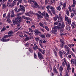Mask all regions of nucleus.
<instances>
[{
  "instance_id": "obj_1",
  "label": "nucleus",
  "mask_w": 76,
  "mask_h": 76,
  "mask_svg": "<svg viewBox=\"0 0 76 76\" xmlns=\"http://www.w3.org/2000/svg\"><path fill=\"white\" fill-rule=\"evenodd\" d=\"M21 17H17L15 19V20H13V23H16L18 24V26H20L19 24L20 23V22H21Z\"/></svg>"
},
{
  "instance_id": "obj_2",
  "label": "nucleus",
  "mask_w": 76,
  "mask_h": 76,
  "mask_svg": "<svg viewBox=\"0 0 76 76\" xmlns=\"http://www.w3.org/2000/svg\"><path fill=\"white\" fill-rule=\"evenodd\" d=\"M65 26L64 25V22H63L61 24V23H59L58 24V26H56L57 27V29L58 30H60V31H63V28Z\"/></svg>"
},
{
  "instance_id": "obj_3",
  "label": "nucleus",
  "mask_w": 76,
  "mask_h": 76,
  "mask_svg": "<svg viewBox=\"0 0 76 76\" xmlns=\"http://www.w3.org/2000/svg\"><path fill=\"white\" fill-rule=\"evenodd\" d=\"M63 60L65 63L66 66H67L68 71V72H70V70H71V68H70V63L68 62V64H67V62H66V59L65 58H64Z\"/></svg>"
},
{
  "instance_id": "obj_4",
  "label": "nucleus",
  "mask_w": 76,
  "mask_h": 76,
  "mask_svg": "<svg viewBox=\"0 0 76 76\" xmlns=\"http://www.w3.org/2000/svg\"><path fill=\"white\" fill-rule=\"evenodd\" d=\"M31 6L33 8H39V5H38V4L37 3V2L36 1H33Z\"/></svg>"
},
{
  "instance_id": "obj_5",
  "label": "nucleus",
  "mask_w": 76,
  "mask_h": 76,
  "mask_svg": "<svg viewBox=\"0 0 76 76\" xmlns=\"http://www.w3.org/2000/svg\"><path fill=\"white\" fill-rule=\"evenodd\" d=\"M9 36V35H6L4 36L2 38V39H1V41L3 42H5L6 41H9L10 40V39H6V38H7Z\"/></svg>"
},
{
  "instance_id": "obj_6",
  "label": "nucleus",
  "mask_w": 76,
  "mask_h": 76,
  "mask_svg": "<svg viewBox=\"0 0 76 76\" xmlns=\"http://www.w3.org/2000/svg\"><path fill=\"white\" fill-rule=\"evenodd\" d=\"M64 48L65 50H66V52H67V54H70V51L71 49L67 45H65L64 46Z\"/></svg>"
},
{
  "instance_id": "obj_7",
  "label": "nucleus",
  "mask_w": 76,
  "mask_h": 76,
  "mask_svg": "<svg viewBox=\"0 0 76 76\" xmlns=\"http://www.w3.org/2000/svg\"><path fill=\"white\" fill-rule=\"evenodd\" d=\"M57 32V27L56 26H55L54 27L52 28L51 32L53 34H54L55 32Z\"/></svg>"
},
{
  "instance_id": "obj_8",
  "label": "nucleus",
  "mask_w": 76,
  "mask_h": 76,
  "mask_svg": "<svg viewBox=\"0 0 76 76\" xmlns=\"http://www.w3.org/2000/svg\"><path fill=\"white\" fill-rule=\"evenodd\" d=\"M38 57L41 60L42 59H43V56L41 54V53L39 52H38Z\"/></svg>"
},
{
  "instance_id": "obj_9",
  "label": "nucleus",
  "mask_w": 76,
  "mask_h": 76,
  "mask_svg": "<svg viewBox=\"0 0 76 76\" xmlns=\"http://www.w3.org/2000/svg\"><path fill=\"white\" fill-rule=\"evenodd\" d=\"M34 31L35 32L34 34L36 35H38L39 34H41V32L39 31L37 29H36Z\"/></svg>"
},
{
  "instance_id": "obj_10",
  "label": "nucleus",
  "mask_w": 76,
  "mask_h": 76,
  "mask_svg": "<svg viewBox=\"0 0 76 76\" xmlns=\"http://www.w3.org/2000/svg\"><path fill=\"white\" fill-rule=\"evenodd\" d=\"M71 26L73 29L76 27V23H75V22L74 21L72 23Z\"/></svg>"
},
{
  "instance_id": "obj_11",
  "label": "nucleus",
  "mask_w": 76,
  "mask_h": 76,
  "mask_svg": "<svg viewBox=\"0 0 76 76\" xmlns=\"http://www.w3.org/2000/svg\"><path fill=\"white\" fill-rule=\"evenodd\" d=\"M16 2H15L13 1L11 4L9 5V6H10V7H13V6L16 5Z\"/></svg>"
},
{
  "instance_id": "obj_12",
  "label": "nucleus",
  "mask_w": 76,
  "mask_h": 76,
  "mask_svg": "<svg viewBox=\"0 0 76 76\" xmlns=\"http://www.w3.org/2000/svg\"><path fill=\"white\" fill-rule=\"evenodd\" d=\"M34 45L35 47L33 46V48L34 50H36L37 49L39 50V48H38V46H37V45L36 44H34Z\"/></svg>"
},
{
  "instance_id": "obj_13",
  "label": "nucleus",
  "mask_w": 76,
  "mask_h": 76,
  "mask_svg": "<svg viewBox=\"0 0 76 76\" xmlns=\"http://www.w3.org/2000/svg\"><path fill=\"white\" fill-rule=\"evenodd\" d=\"M39 51L43 54H44V53H45V50H42L40 48H39Z\"/></svg>"
},
{
  "instance_id": "obj_14",
  "label": "nucleus",
  "mask_w": 76,
  "mask_h": 76,
  "mask_svg": "<svg viewBox=\"0 0 76 76\" xmlns=\"http://www.w3.org/2000/svg\"><path fill=\"white\" fill-rule=\"evenodd\" d=\"M29 39H31V37H27H27H26L25 39L23 40V41H28Z\"/></svg>"
},
{
  "instance_id": "obj_15",
  "label": "nucleus",
  "mask_w": 76,
  "mask_h": 76,
  "mask_svg": "<svg viewBox=\"0 0 76 76\" xmlns=\"http://www.w3.org/2000/svg\"><path fill=\"white\" fill-rule=\"evenodd\" d=\"M53 69L54 72L56 73H58L57 70V69H56V68L55 66H54V67H53Z\"/></svg>"
},
{
  "instance_id": "obj_16",
  "label": "nucleus",
  "mask_w": 76,
  "mask_h": 76,
  "mask_svg": "<svg viewBox=\"0 0 76 76\" xmlns=\"http://www.w3.org/2000/svg\"><path fill=\"white\" fill-rule=\"evenodd\" d=\"M34 15H37V16L40 18H43L42 16H41V15H40L37 13H34Z\"/></svg>"
},
{
  "instance_id": "obj_17",
  "label": "nucleus",
  "mask_w": 76,
  "mask_h": 76,
  "mask_svg": "<svg viewBox=\"0 0 76 76\" xmlns=\"http://www.w3.org/2000/svg\"><path fill=\"white\" fill-rule=\"evenodd\" d=\"M11 18H13L14 16V10H12L11 11Z\"/></svg>"
},
{
  "instance_id": "obj_18",
  "label": "nucleus",
  "mask_w": 76,
  "mask_h": 76,
  "mask_svg": "<svg viewBox=\"0 0 76 76\" xmlns=\"http://www.w3.org/2000/svg\"><path fill=\"white\" fill-rule=\"evenodd\" d=\"M54 9V7H53V8H52V9H51V10L53 14H55V13H56V10Z\"/></svg>"
},
{
  "instance_id": "obj_19",
  "label": "nucleus",
  "mask_w": 76,
  "mask_h": 76,
  "mask_svg": "<svg viewBox=\"0 0 76 76\" xmlns=\"http://www.w3.org/2000/svg\"><path fill=\"white\" fill-rule=\"evenodd\" d=\"M13 34V31H10L8 33V36L9 37H11L12 36V34Z\"/></svg>"
},
{
  "instance_id": "obj_20",
  "label": "nucleus",
  "mask_w": 76,
  "mask_h": 76,
  "mask_svg": "<svg viewBox=\"0 0 76 76\" xmlns=\"http://www.w3.org/2000/svg\"><path fill=\"white\" fill-rule=\"evenodd\" d=\"M59 55L61 58H63V52H62L61 51H60L59 52Z\"/></svg>"
},
{
  "instance_id": "obj_21",
  "label": "nucleus",
  "mask_w": 76,
  "mask_h": 76,
  "mask_svg": "<svg viewBox=\"0 0 76 76\" xmlns=\"http://www.w3.org/2000/svg\"><path fill=\"white\" fill-rule=\"evenodd\" d=\"M6 27L5 26H4L3 28L1 30V32H3L4 31H6Z\"/></svg>"
},
{
  "instance_id": "obj_22",
  "label": "nucleus",
  "mask_w": 76,
  "mask_h": 76,
  "mask_svg": "<svg viewBox=\"0 0 76 76\" xmlns=\"http://www.w3.org/2000/svg\"><path fill=\"white\" fill-rule=\"evenodd\" d=\"M39 36L40 37L42 38H45V35H44V34H41L39 35Z\"/></svg>"
},
{
  "instance_id": "obj_23",
  "label": "nucleus",
  "mask_w": 76,
  "mask_h": 76,
  "mask_svg": "<svg viewBox=\"0 0 76 76\" xmlns=\"http://www.w3.org/2000/svg\"><path fill=\"white\" fill-rule=\"evenodd\" d=\"M71 19H69L67 21V23L69 24V25H71Z\"/></svg>"
},
{
  "instance_id": "obj_24",
  "label": "nucleus",
  "mask_w": 76,
  "mask_h": 76,
  "mask_svg": "<svg viewBox=\"0 0 76 76\" xmlns=\"http://www.w3.org/2000/svg\"><path fill=\"white\" fill-rule=\"evenodd\" d=\"M45 28L46 30V31H49V30H50V29L47 26H44V28Z\"/></svg>"
},
{
  "instance_id": "obj_25",
  "label": "nucleus",
  "mask_w": 76,
  "mask_h": 76,
  "mask_svg": "<svg viewBox=\"0 0 76 76\" xmlns=\"http://www.w3.org/2000/svg\"><path fill=\"white\" fill-rule=\"evenodd\" d=\"M58 18V15L56 16L55 17L53 18V20L54 21H57V20Z\"/></svg>"
},
{
  "instance_id": "obj_26",
  "label": "nucleus",
  "mask_w": 76,
  "mask_h": 76,
  "mask_svg": "<svg viewBox=\"0 0 76 76\" xmlns=\"http://www.w3.org/2000/svg\"><path fill=\"white\" fill-rule=\"evenodd\" d=\"M66 28L67 30H68V31H70V26L69 25L66 26Z\"/></svg>"
},
{
  "instance_id": "obj_27",
  "label": "nucleus",
  "mask_w": 76,
  "mask_h": 76,
  "mask_svg": "<svg viewBox=\"0 0 76 76\" xmlns=\"http://www.w3.org/2000/svg\"><path fill=\"white\" fill-rule=\"evenodd\" d=\"M68 46L70 47V48H72V47H74V44H69L68 45Z\"/></svg>"
},
{
  "instance_id": "obj_28",
  "label": "nucleus",
  "mask_w": 76,
  "mask_h": 76,
  "mask_svg": "<svg viewBox=\"0 0 76 76\" xmlns=\"http://www.w3.org/2000/svg\"><path fill=\"white\" fill-rule=\"evenodd\" d=\"M12 1H13V0H9L7 2L8 4L7 5V6H8V5H9H9L10 4V3H11V2H12Z\"/></svg>"
},
{
  "instance_id": "obj_29",
  "label": "nucleus",
  "mask_w": 76,
  "mask_h": 76,
  "mask_svg": "<svg viewBox=\"0 0 76 76\" xmlns=\"http://www.w3.org/2000/svg\"><path fill=\"white\" fill-rule=\"evenodd\" d=\"M60 22H61V23H63V18L62 17H60Z\"/></svg>"
},
{
  "instance_id": "obj_30",
  "label": "nucleus",
  "mask_w": 76,
  "mask_h": 76,
  "mask_svg": "<svg viewBox=\"0 0 76 76\" xmlns=\"http://www.w3.org/2000/svg\"><path fill=\"white\" fill-rule=\"evenodd\" d=\"M7 22L9 23H12V21L11 20L9 19H7Z\"/></svg>"
},
{
  "instance_id": "obj_31",
  "label": "nucleus",
  "mask_w": 76,
  "mask_h": 76,
  "mask_svg": "<svg viewBox=\"0 0 76 76\" xmlns=\"http://www.w3.org/2000/svg\"><path fill=\"white\" fill-rule=\"evenodd\" d=\"M6 7V4H4L2 5V9H4Z\"/></svg>"
},
{
  "instance_id": "obj_32",
  "label": "nucleus",
  "mask_w": 76,
  "mask_h": 76,
  "mask_svg": "<svg viewBox=\"0 0 76 76\" xmlns=\"http://www.w3.org/2000/svg\"><path fill=\"white\" fill-rule=\"evenodd\" d=\"M75 61V60L74 59L72 58L71 60V63L72 64H74V62Z\"/></svg>"
},
{
  "instance_id": "obj_33",
  "label": "nucleus",
  "mask_w": 76,
  "mask_h": 76,
  "mask_svg": "<svg viewBox=\"0 0 76 76\" xmlns=\"http://www.w3.org/2000/svg\"><path fill=\"white\" fill-rule=\"evenodd\" d=\"M29 12H26L25 13V15H26V16H29L30 17L31 16V15H29Z\"/></svg>"
},
{
  "instance_id": "obj_34",
  "label": "nucleus",
  "mask_w": 76,
  "mask_h": 76,
  "mask_svg": "<svg viewBox=\"0 0 76 76\" xmlns=\"http://www.w3.org/2000/svg\"><path fill=\"white\" fill-rule=\"evenodd\" d=\"M29 51L30 52V53H33V52L32 51V48H30L29 49Z\"/></svg>"
},
{
  "instance_id": "obj_35",
  "label": "nucleus",
  "mask_w": 76,
  "mask_h": 76,
  "mask_svg": "<svg viewBox=\"0 0 76 76\" xmlns=\"http://www.w3.org/2000/svg\"><path fill=\"white\" fill-rule=\"evenodd\" d=\"M58 20L57 22H55L54 23V26H55L56 25H58Z\"/></svg>"
},
{
  "instance_id": "obj_36",
  "label": "nucleus",
  "mask_w": 76,
  "mask_h": 76,
  "mask_svg": "<svg viewBox=\"0 0 76 76\" xmlns=\"http://www.w3.org/2000/svg\"><path fill=\"white\" fill-rule=\"evenodd\" d=\"M39 25H40V26H42V28H44V25H43V24H42L41 23H39Z\"/></svg>"
},
{
  "instance_id": "obj_37",
  "label": "nucleus",
  "mask_w": 76,
  "mask_h": 76,
  "mask_svg": "<svg viewBox=\"0 0 76 76\" xmlns=\"http://www.w3.org/2000/svg\"><path fill=\"white\" fill-rule=\"evenodd\" d=\"M63 53L64 54H65L66 57V56H67V55H68V54H67V52H66H66H65V51H63Z\"/></svg>"
},
{
  "instance_id": "obj_38",
  "label": "nucleus",
  "mask_w": 76,
  "mask_h": 76,
  "mask_svg": "<svg viewBox=\"0 0 76 76\" xmlns=\"http://www.w3.org/2000/svg\"><path fill=\"white\" fill-rule=\"evenodd\" d=\"M35 39L36 41H38L39 40V37H36L35 38Z\"/></svg>"
},
{
  "instance_id": "obj_39",
  "label": "nucleus",
  "mask_w": 76,
  "mask_h": 76,
  "mask_svg": "<svg viewBox=\"0 0 76 76\" xmlns=\"http://www.w3.org/2000/svg\"><path fill=\"white\" fill-rule=\"evenodd\" d=\"M57 10H58L59 11H60L61 10V7H60V6H58L57 7Z\"/></svg>"
},
{
  "instance_id": "obj_40",
  "label": "nucleus",
  "mask_w": 76,
  "mask_h": 76,
  "mask_svg": "<svg viewBox=\"0 0 76 76\" xmlns=\"http://www.w3.org/2000/svg\"><path fill=\"white\" fill-rule=\"evenodd\" d=\"M60 41L61 44H64V40H63V39H60Z\"/></svg>"
},
{
  "instance_id": "obj_41",
  "label": "nucleus",
  "mask_w": 76,
  "mask_h": 76,
  "mask_svg": "<svg viewBox=\"0 0 76 76\" xmlns=\"http://www.w3.org/2000/svg\"><path fill=\"white\" fill-rule=\"evenodd\" d=\"M21 9L23 10V12L25 11V7L23 6H22L21 7Z\"/></svg>"
},
{
  "instance_id": "obj_42",
  "label": "nucleus",
  "mask_w": 76,
  "mask_h": 76,
  "mask_svg": "<svg viewBox=\"0 0 76 76\" xmlns=\"http://www.w3.org/2000/svg\"><path fill=\"white\" fill-rule=\"evenodd\" d=\"M49 6V9H50V10H51L53 8V7H54L53 6L52 7V6L50 5H48Z\"/></svg>"
},
{
  "instance_id": "obj_43",
  "label": "nucleus",
  "mask_w": 76,
  "mask_h": 76,
  "mask_svg": "<svg viewBox=\"0 0 76 76\" xmlns=\"http://www.w3.org/2000/svg\"><path fill=\"white\" fill-rule=\"evenodd\" d=\"M64 44H60V46L61 48H63L64 46Z\"/></svg>"
},
{
  "instance_id": "obj_44",
  "label": "nucleus",
  "mask_w": 76,
  "mask_h": 76,
  "mask_svg": "<svg viewBox=\"0 0 76 76\" xmlns=\"http://www.w3.org/2000/svg\"><path fill=\"white\" fill-rule=\"evenodd\" d=\"M66 6V3H65L63 4V9H65Z\"/></svg>"
},
{
  "instance_id": "obj_45",
  "label": "nucleus",
  "mask_w": 76,
  "mask_h": 76,
  "mask_svg": "<svg viewBox=\"0 0 76 76\" xmlns=\"http://www.w3.org/2000/svg\"><path fill=\"white\" fill-rule=\"evenodd\" d=\"M28 29L29 32H33V31L32 29H31V28H29Z\"/></svg>"
},
{
  "instance_id": "obj_46",
  "label": "nucleus",
  "mask_w": 76,
  "mask_h": 76,
  "mask_svg": "<svg viewBox=\"0 0 76 76\" xmlns=\"http://www.w3.org/2000/svg\"><path fill=\"white\" fill-rule=\"evenodd\" d=\"M69 19H70V18H68V17H65V21H67Z\"/></svg>"
},
{
  "instance_id": "obj_47",
  "label": "nucleus",
  "mask_w": 76,
  "mask_h": 76,
  "mask_svg": "<svg viewBox=\"0 0 76 76\" xmlns=\"http://www.w3.org/2000/svg\"><path fill=\"white\" fill-rule=\"evenodd\" d=\"M60 72H62V70H63V67H62V66H60Z\"/></svg>"
},
{
  "instance_id": "obj_48",
  "label": "nucleus",
  "mask_w": 76,
  "mask_h": 76,
  "mask_svg": "<svg viewBox=\"0 0 76 76\" xmlns=\"http://www.w3.org/2000/svg\"><path fill=\"white\" fill-rule=\"evenodd\" d=\"M26 20H32V19H31L29 17H26Z\"/></svg>"
},
{
  "instance_id": "obj_49",
  "label": "nucleus",
  "mask_w": 76,
  "mask_h": 76,
  "mask_svg": "<svg viewBox=\"0 0 76 76\" xmlns=\"http://www.w3.org/2000/svg\"><path fill=\"white\" fill-rule=\"evenodd\" d=\"M18 1L19 3H22V4L23 3V1H22V0H18Z\"/></svg>"
},
{
  "instance_id": "obj_50",
  "label": "nucleus",
  "mask_w": 76,
  "mask_h": 76,
  "mask_svg": "<svg viewBox=\"0 0 76 76\" xmlns=\"http://www.w3.org/2000/svg\"><path fill=\"white\" fill-rule=\"evenodd\" d=\"M28 2H29V3H30V4H31L32 3H33V1H32V0H28Z\"/></svg>"
},
{
  "instance_id": "obj_51",
  "label": "nucleus",
  "mask_w": 76,
  "mask_h": 76,
  "mask_svg": "<svg viewBox=\"0 0 76 76\" xmlns=\"http://www.w3.org/2000/svg\"><path fill=\"white\" fill-rule=\"evenodd\" d=\"M66 13L68 16H69V10H66Z\"/></svg>"
},
{
  "instance_id": "obj_52",
  "label": "nucleus",
  "mask_w": 76,
  "mask_h": 76,
  "mask_svg": "<svg viewBox=\"0 0 76 76\" xmlns=\"http://www.w3.org/2000/svg\"><path fill=\"white\" fill-rule=\"evenodd\" d=\"M34 56L35 58H36L37 57V54H36V53L35 52L34 53Z\"/></svg>"
},
{
  "instance_id": "obj_53",
  "label": "nucleus",
  "mask_w": 76,
  "mask_h": 76,
  "mask_svg": "<svg viewBox=\"0 0 76 76\" xmlns=\"http://www.w3.org/2000/svg\"><path fill=\"white\" fill-rule=\"evenodd\" d=\"M45 15H46L45 16L46 17V18H49V15H48V14L47 13H46Z\"/></svg>"
},
{
  "instance_id": "obj_54",
  "label": "nucleus",
  "mask_w": 76,
  "mask_h": 76,
  "mask_svg": "<svg viewBox=\"0 0 76 76\" xmlns=\"http://www.w3.org/2000/svg\"><path fill=\"white\" fill-rule=\"evenodd\" d=\"M40 31H42V32H44L45 31V30H44V29H43L42 28H40Z\"/></svg>"
},
{
  "instance_id": "obj_55",
  "label": "nucleus",
  "mask_w": 76,
  "mask_h": 76,
  "mask_svg": "<svg viewBox=\"0 0 76 76\" xmlns=\"http://www.w3.org/2000/svg\"><path fill=\"white\" fill-rule=\"evenodd\" d=\"M51 36V34H47L46 35L47 37H50Z\"/></svg>"
},
{
  "instance_id": "obj_56",
  "label": "nucleus",
  "mask_w": 76,
  "mask_h": 76,
  "mask_svg": "<svg viewBox=\"0 0 76 76\" xmlns=\"http://www.w3.org/2000/svg\"><path fill=\"white\" fill-rule=\"evenodd\" d=\"M20 29V28H16L15 29V31H18V30H19V29Z\"/></svg>"
},
{
  "instance_id": "obj_57",
  "label": "nucleus",
  "mask_w": 76,
  "mask_h": 76,
  "mask_svg": "<svg viewBox=\"0 0 76 76\" xmlns=\"http://www.w3.org/2000/svg\"><path fill=\"white\" fill-rule=\"evenodd\" d=\"M74 16V14L73 13H72L71 14V17L73 18Z\"/></svg>"
},
{
  "instance_id": "obj_58",
  "label": "nucleus",
  "mask_w": 76,
  "mask_h": 76,
  "mask_svg": "<svg viewBox=\"0 0 76 76\" xmlns=\"http://www.w3.org/2000/svg\"><path fill=\"white\" fill-rule=\"evenodd\" d=\"M71 7H76V5H75V4H73L71 6Z\"/></svg>"
},
{
  "instance_id": "obj_59",
  "label": "nucleus",
  "mask_w": 76,
  "mask_h": 76,
  "mask_svg": "<svg viewBox=\"0 0 76 76\" xmlns=\"http://www.w3.org/2000/svg\"><path fill=\"white\" fill-rule=\"evenodd\" d=\"M41 15H42L43 16H44L45 15V11L43 12L42 14Z\"/></svg>"
},
{
  "instance_id": "obj_60",
  "label": "nucleus",
  "mask_w": 76,
  "mask_h": 76,
  "mask_svg": "<svg viewBox=\"0 0 76 76\" xmlns=\"http://www.w3.org/2000/svg\"><path fill=\"white\" fill-rule=\"evenodd\" d=\"M54 53L55 54V55L56 56H57V53L55 51H54Z\"/></svg>"
},
{
  "instance_id": "obj_61",
  "label": "nucleus",
  "mask_w": 76,
  "mask_h": 76,
  "mask_svg": "<svg viewBox=\"0 0 76 76\" xmlns=\"http://www.w3.org/2000/svg\"><path fill=\"white\" fill-rule=\"evenodd\" d=\"M31 27L32 28H33V29H35V26L34 25H32Z\"/></svg>"
},
{
  "instance_id": "obj_62",
  "label": "nucleus",
  "mask_w": 76,
  "mask_h": 76,
  "mask_svg": "<svg viewBox=\"0 0 76 76\" xmlns=\"http://www.w3.org/2000/svg\"><path fill=\"white\" fill-rule=\"evenodd\" d=\"M59 6L62 7V6H63V3H62V2H60L59 4Z\"/></svg>"
},
{
  "instance_id": "obj_63",
  "label": "nucleus",
  "mask_w": 76,
  "mask_h": 76,
  "mask_svg": "<svg viewBox=\"0 0 76 76\" xmlns=\"http://www.w3.org/2000/svg\"><path fill=\"white\" fill-rule=\"evenodd\" d=\"M73 4H76V1H75V0H73Z\"/></svg>"
},
{
  "instance_id": "obj_64",
  "label": "nucleus",
  "mask_w": 76,
  "mask_h": 76,
  "mask_svg": "<svg viewBox=\"0 0 76 76\" xmlns=\"http://www.w3.org/2000/svg\"><path fill=\"white\" fill-rule=\"evenodd\" d=\"M62 66H63V67H65V64L64 62H62Z\"/></svg>"
}]
</instances>
